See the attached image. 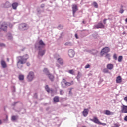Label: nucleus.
Returning <instances> with one entry per match:
<instances>
[{
    "mask_svg": "<svg viewBox=\"0 0 127 127\" xmlns=\"http://www.w3.org/2000/svg\"><path fill=\"white\" fill-rule=\"evenodd\" d=\"M28 58V55H25L23 56H19L18 57V62L17 63V66L19 69H21V67H23V64L26 62Z\"/></svg>",
    "mask_w": 127,
    "mask_h": 127,
    "instance_id": "f257e3e1",
    "label": "nucleus"
},
{
    "mask_svg": "<svg viewBox=\"0 0 127 127\" xmlns=\"http://www.w3.org/2000/svg\"><path fill=\"white\" fill-rule=\"evenodd\" d=\"M19 28L20 29V30H27V29L29 28V27L26 23H22L19 25Z\"/></svg>",
    "mask_w": 127,
    "mask_h": 127,
    "instance_id": "f03ea898",
    "label": "nucleus"
},
{
    "mask_svg": "<svg viewBox=\"0 0 127 127\" xmlns=\"http://www.w3.org/2000/svg\"><path fill=\"white\" fill-rule=\"evenodd\" d=\"M91 121L92 122H94L95 124H98V125H102L103 126H106V123H103L99 120L98 118L96 117H94L93 119H91Z\"/></svg>",
    "mask_w": 127,
    "mask_h": 127,
    "instance_id": "7ed1b4c3",
    "label": "nucleus"
},
{
    "mask_svg": "<svg viewBox=\"0 0 127 127\" xmlns=\"http://www.w3.org/2000/svg\"><path fill=\"white\" fill-rule=\"evenodd\" d=\"M55 58L58 61V62L60 64V65H63L64 64V62L63 61V59L60 57V55H57L55 56Z\"/></svg>",
    "mask_w": 127,
    "mask_h": 127,
    "instance_id": "20e7f679",
    "label": "nucleus"
},
{
    "mask_svg": "<svg viewBox=\"0 0 127 127\" xmlns=\"http://www.w3.org/2000/svg\"><path fill=\"white\" fill-rule=\"evenodd\" d=\"M27 79L29 82H31L34 79V73L32 72H30L27 76Z\"/></svg>",
    "mask_w": 127,
    "mask_h": 127,
    "instance_id": "39448f33",
    "label": "nucleus"
},
{
    "mask_svg": "<svg viewBox=\"0 0 127 127\" xmlns=\"http://www.w3.org/2000/svg\"><path fill=\"white\" fill-rule=\"evenodd\" d=\"M72 8L73 15V16H75V14L76 13V12L78 11V10H79V9L78 8V5L77 4H73L72 5Z\"/></svg>",
    "mask_w": 127,
    "mask_h": 127,
    "instance_id": "423d86ee",
    "label": "nucleus"
},
{
    "mask_svg": "<svg viewBox=\"0 0 127 127\" xmlns=\"http://www.w3.org/2000/svg\"><path fill=\"white\" fill-rule=\"evenodd\" d=\"M121 112L122 114H127V106L125 105H122L121 106Z\"/></svg>",
    "mask_w": 127,
    "mask_h": 127,
    "instance_id": "0eeeda50",
    "label": "nucleus"
},
{
    "mask_svg": "<svg viewBox=\"0 0 127 127\" xmlns=\"http://www.w3.org/2000/svg\"><path fill=\"white\" fill-rule=\"evenodd\" d=\"M0 29H2L4 31H5L7 29V24L5 22H3L2 24L0 25Z\"/></svg>",
    "mask_w": 127,
    "mask_h": 127,
    "instance_id": "6e6552de",
    "label": "nucleus"
},
{
    "mask_svg": "<svg viewBox=\"0 0 127 127\" xmlns=\"http://www.w3.org/2000/svg\"><path fill=\"white\" fill-rule=\"evenodd\" d=\"M38 45L39 46L38 48H39V49H40V48H44V47H45V43H44V42H43L42 40L39 41Z\"/></svg>",
    "mask_w": 127,
    "mask_h": 127,
    "instance_id": "1a4fd4ad",
    "label": "nucleus"
},
{
    "mask_svg": "<svg viewBox=\"0 0 127 127\" xmlns=\"http://www.w3.org/2000/svg\"><path fill=\"white\" fill-rule=\"evenodd\" d=\"M110 52V48L108 47H106L102 49V50L101 51V54L102 55H103L105 53H108V52Z\"/></svg>",
    "mask_w": 127,
    "mask_h": 127,
    "instance_id": "9d476101",
    "label": "nucleus"
},
{
    "mask_svg": "<svg viewBox=\"0 0 127 127\" xmlns=\"http://www.w3.org/2000/svg\"><path fill=\"white\" fill-rule=\"evenodd\" d=\"M63 80H64V84L67 87H69L70 86H72V85H74V81H72L71 82H68L66 81V80H65V79H64Z\"/></svg>",
    "mask_w": 127,
    "mask_h": 127,
    "instance_id": "9b49d317",
    "label": "nucleus"
},
{
    "mask_svg": "<svg viewBox=\"0 0 127 127\" xmlns=\"http://www.w3.org/2000/svg\"><path fill=\"white\" fill-rule=\"evenodd\" d=\"M104 24H103L102 23H99L95 26V28H97V29H99V28H104Z\"/></svg>",
    "mask_w": 127,
    "mask_h": 127,
    "instance_id": "f8f14e48",
    "label": "nucleus"
},
{
    "mask_svg": "<svg viewBox=\"0 0 127 127\" xmlns=\"http://www.w3.org/2000/svg\"><path fill=\"white\" fill-rule=\"evenodd\" d=\"M88 114H89V110L88 109H84L82 112V114L84 117H87L88 116Z\"/></svg>",
    "mask_w": 127,
    "mask_h": 127,
    "instance_id": "ddd939ff",
    "label": "nucleus"
},
{
    "mask_svg": "<svg viewBox=\"0 0 127 127\" xmlns=\"http://www.w3.org/2000/svg\"><path fill=\"white\" fill-rule=\"evenodd\" d=\"M69 57H73L75 55V52L73 50H69L68 51Z\"/></svg>",
    "mask_w": 127,
    "mask_h": 127,
    "instance_id": "4468645a",
    "label": "nucleus"
},
{
    "mask_svg": "<svg viewBox=\"0 0 127 127\" xmlns=\"http://www.w3.org/2000/svg\"><path fill=\"white\" fill-rule=\"evenodd\" d=\"M106 67L108 70H113V69H114V65L112 64H108Z\"/></svg>",
    "mask_w": 127,
    "mask_h": 127,
    "instance_id": "2eb2a0df",
    "label": "nucleus"
},
{
    "mask_svg": "<svg viewBox=\"0 0 127 127\" xmlns=\"http://www.w3.org/2000/svg\"><path fill=\"white\" fill-rule=\"evenodd\" d=\"M1 65L2 68H6V67H7L6 65V63L5 61H3V60H2L1 61Z\"/></svg>",
    "mask_w": 127,
    "mask_h": 127,
    "instance_id": "dca6fc26",
    "label": "nucleus"
},
{
    "mask_svg": "<svg viewBox=\"0 0 127 127\" xmlns=\"http://www.w3.org/2000/svg\"><path fill=\"white\" fill-rule=\"evenodd\" d=\"M45 54V50H40L38 52V55L40 56H43V55Z\"/></svg>",
    "mask_w": 127,
    "mask_h": 127,
    "instance_id": "f3484780",
    "label": "nucleus"
},
{
    "mask_svg": "<svg viewBox=\"0 0 127 127\" xmlns=\"http://www.w3.org/2000/svg\"><path fill=\"white\" fill-rule=\"evenodd\" d=\"M12 6L13 9H16V8H17V7L18 6V3H13L12 4Z\"/></svg>",
    "mask_w": 127,
    "mask_h": 127,
    "instance_id": "a211bd4d",
    "label": "nucleus"
},
{
    "mask_svg": "<svg viewBox=\"0 0 127 127\" xmlns=\"http://www.w3.org/2000/svg\"><path fill=\"white\" fill-rule=\"evenodd\" d=\"M116 83H122V77L120 76L116 78Z\"/></svg>",
    "mask_w": 127,
    "mask_h": 127,
    "instance_id": "6ab92c4d",
    "label": "nucleus"
},
{
    "mask_svg": "<svg viewBox=\"0 0 127 127\" xmlns=\"http://www.w3.org/2000/svg\"><path fill=\"white\" fill-rule=\"evenodd\" d=\"M104 114L105 115H108V116H110V115H114V112H112L109 110H106Z\"/></svg>",
    "mask_w": 127,
    "mask_h": 127,
    "instance_id": "aec40b11",
    "label": "nucleus"
},
{
    "mask_svg": "<svg viewBox=\"0 0 127 127\" xmlns=\"http://www.w3.org/2000/svg\"><path fill=\"white\" fill-rule=\"evenodd\" d=\"M54 102L55 103H58V102H59V97L58 96H55L54 99Z\"/></svg>",
    "mask_w": 127,
    "mask_h": 127,
    "instance_id": "412c9836",
    "label": "nucleus"
},
{
    "mask_svg": "<svg viewBox=\"0 0 127 127\" xmlns=\"http://www.w3.org/2000/svg\"><path fill=\"white\" fill-rule=\"evenodd\" d=\"M48 76L51 81H53L54 79V76L53 75L49 74H48Z\"/></svg>",
    "mask_w": 127,
    "mask_h": 127,
    "instance_id": "4be33fe9",
    "label": "nucleus"
},
{
    "mask_svg": "<svg viewBox=\"0 0 127 127\" xmlns=\"http://www.w3.org/2000/svg\"><path fill=\"white\" fill-rule=\"evenodd\" d=\"M19 80H20V81H23L24 80V75H20L19 76Z\"/></svg>",
    "mask_w": 127,
    "mask_h": 127,
    "instance_id": "5701e85b",
    "label": "nucleus"
},
{
    "mask_svg": "<svg viewBox=\"0 0 127 127\" xmlns=\"http://www.w3.org/2000/svg\"><path fill=\"white\" fill-rule=\"evenodd\" d=\"M45 90L47 91V92H48V93H50V92L51 91H52V90H51L50 88H49V87H48V85H46L45 86Z\"/></svg>",
    "mask_w": 127,
    "mask_h": 127,
    "instance_id": "b1692460",
    "label": "nucleus"
},
{
    "mask_svg": "<svg viewBox=\"0 0 127 127\" xmlns=\"http://www.w3.org/2000/svg\"><path fill=\"white\" fill-rule=\"evenodd\" d=\"M68 73L69 74H71V75H75V71H74V70L72 69V70H69L68 71Z\"/></svg>",
    "mask_w": 127,
    "mask_h": 127,
    "instance_id": "393cba45",
    "label": "nucleus"
},
{
    "mask_svg": "<svg viewBox=\"0 0 127 127\" xmlns=\"http://www.w3.org/2000/svg\"><path fill=\"white\" fill-rule=\"evenodd\" d=\"M105 57L106 58H107V59L109 60H111V55L110 54H107L106 55H105Z\"/></svg>",
    "mask_w": 127,
    "mask_h": 127,
    "instance_id": "a878e982",
    "label": "nucleus"
},
{
    "mask_svg": "<svg viewBox=\"0 0 127 127\" xmlns=\"http://www.w3.org/2000/svg\"><path fill=\"white\" fill-rule=\"evenodd\" d=\"M122 60H123V56H119L118 59V61L119 62H121Z\"/></svg>",
    "mask_w": 127,
    "mask_h": 127,
    "instance_id": "bb28decb",
    "label": "nucleus"
},
{
    "mask_svg": "<svg viewBox=\"0 0 127 127\" xmlns=\"http://www.w3.org/2000/svg\"><path fill=\"white\" fill-rule=\"evenodd\" d=\"M44 72L47 75H48L49 74V71H48V70L47 69V68H44Z\"/></svg>",
    "mask_w": 127,
    "mask_h": 127,
    "instance_id": "cd10ccee",
    "label": "nucleus"
},
{
    "mask_svg": "<svg viewBox=\"0 0 127 127\" xmlns=\"http://www.w3.org/2000/svg\"><path fill=\"white\" fill-rule=\"evenodd\" d=\"M93 5L94 6V7H95V8H98V3H97V2H94L93 3Z\"/></svg>",
    "mask_w": 127,
    "mask_h": 127,
    "instance_id": "c85d7f7f",
    "label": "nucleus"
},
{
    "mask_svg": "<svg viewBox=\"0 0 127 127\" xmlns=\"http://www.w3.org/2000/svg\"><path fill=\"white\" fill-rule=\"evenodd\" d=\"M103 72L105 73H109V70H108V68H104L103 70Z\"/></svg>",
    "mask_w": 127,
    "mask_h": 127,
    "instance_id": "c756f323",
    "label": "nucleus"
},
{
    "mask_svg": "<svg viewBox=\"0 0 127 127\" xmlns=\"http://www.w3.org/2000/svg\"><path fill=\"white\" fill-rule=\"evenodd\" d=\"M124 11H125V10H124L123 8H120L119 10V13H121L122 14L124 13Z\"/></svg>",
    "mask_w": 127,
    "mask_h": 127,
    "instance_id": "7c9ffc66",
    "label": "nucleus"
},
{
    "mask_svg": "<svg viewBox=\"0 0 127 127\" xmlns=\"http://www.w3.org/2000/svg\"><path fill=\"white\" fill-rule=\"evenodd\" d=\"M113 58L115 59V60H117L118 59V57H117V54H114L113 55Z\"/></svg>",
    "mask_w": 127,
    "mask_h": 127,
    "instance_id": "2f4dec72",
    "label": "nucleus"
},
{
    "mask_svg": "<svg viewBox=\"0 0 127 127\" xmlns=\"http://www.w3.org/2000/svg\"><path fill=\"white\" fill-rule=\"evenodd\" d=\"M12 121H15V120H16V116H12Z\"/></svg>",
    "mask_w": 127,
    "mask_h": 127,
    "instance_id": "473e14b6",
    "label": "nucleus"
},
{
    "mask_svg": "<svg viewBox=\"0 0 127 127\" xmlns=\"http://www.w3.org/2000/svg\"><path fill=\"white\" fill-rule=\"evenodd\" d=\"M6 6H5V7H9V5H10V4H9V2H6Z\"/></svg>",
    "mask_w": 127,
    "mask_h": 127,
    "instance_id": "72a5a7b5",
    "label": "nucleus"
},
{
    "mask_svg": "<svg viewBox=\"0 0 127 127\" xmlns=\"http://www.w3.org/2000/svg\"><path fill=\"white\" fill-rule=\"evenodd\" d=\"M85 69H88L89 68H90V65L89 64H87L85 66Z\"/></svg>",
    "mask_w": 127,
    "mask_h": 127,
    "instance_id": "f704fd0d",
    "label": "nucleus"
},
{
    "mask_svg": "<svg viewBox=\"0 0 127 127\" xmlns=\"http://www.w3.org/2000/svg\"><path fill=\"white\" fill-rule=\"evenodd\" d=\"M60 95H63V94H64V92L63 91V90H60Z\"/></svg>",
    "mask_w": 127,
    "mask_h": 127,
    "instance_id": "c9c22d12",
    "label": "nucleus"
},
{
    "mask_svg": "<svg viewBox=\"0 0 127 127\" xmlns=\"http://www.w3.org/2000/svg\"><path fill=\"white\" fill-rule=\"evenodd\" d=\"M124 120L126 122H127V115L125 116V117H124Z\"/></svg>",
    "mask_w": 127,
    "mask_h": 127,
    "instance_id": "e433bc0d",
    "label": "nucleus"
},
{
    "mask_svg": "<svg viewBox=\"0 0 127 127\" xmlns=\"http://www.w3.org/2000/svg\"><path fill=\"white\" fill-rule=\"evenodd\" d=\"M44 6H45V5L44 4H42L41 5V8H43V7H44Z\"/></svg>",
    "mask_w": 127,
    "mask_h": 127,
    "instance_id": "4c0bfd02",
    "label": "nucleus"
},
{
    "mask_svg": "<svg viewBox=\"0 0 127 127\" xmlns=\"http://www.w3.org/2000/svg\"><path fill=\"white\" fill-rule=\"evenodd\" d=\"M119 125L117 124H114V126L112 127H119Z\"/></svg>",
    "mask_w": 127,
    "mask_h": 127,
    "instance_id": "58836bf2",
    "label": "nucleus"
},
{
    "mask_svg": "<svg viewBox=\"0 0 127 127\" xmlns=\"http://www.w3.org/2000/svg\"><path fill=\"white\" fill-rule=\"evenodd\" d=\"M106 21H107V19H104L103 20V22L104 24H106Z\"/></svg>",
    "mask_w": 127,
    "mask_h": 127,
    "instance_id": "ea45409f",
    "label": "nucleus"
},
{
    "mask_svg": "<svg viewBox=\"0 0 127 127\" xmlns=\"http://www.w3.org/2000/svg\"><path fill=\"white\" fill-rule=\"evenodd\" d=\"M26 64H27V66H28V67H29V66H30V63H27Z\"/></svg>",
    "mask_w": 127,
    "mask_h": 127,
    "instance_id": "a19ab883",
    "label": "nucleus"
},
{
    "mask_svg": "<svg viewBox=\"0 0 127 127\" xmlns=\"http://www.w3.org/2000/svg\"><path fill=\"white\" fill-rule=\"evenodd\" d=\"M69 44H71V43H66L65 44V45H69Z\"/></svg>",
    "mask_w": 127,
    "mask_h": 127,
    "instance_id": "79ce46f5",
    "label": "nucleus"
},
{
    "mask_svg": "<svg viewBox=\"0 0 127 127\" xmlns=\"http://www.w3.org/2000/svg\"><path fill=\"white\" fill-rule=\"evenodd\" d=\"M75 37H76V38L77 39H78V38H79L78 37V35H77V34H75Z\"/></svg>",
    "mask_w": 127,
    "mask_h": 127,
    "instance_id": "37998d69",
    "label": "nucleus"
},
{
    "mask_svg": "<svg viewBox=\"0 0 127 127\" xmlns=\"http://www.w3.org/2000/svg\"><path fill=\"white\" fill-rule=\"evenodd\" d=\"M1 124H2V121L0 119V125H1Z\"/></svg>",
    "mask_w": 127,
    "mask_h": 127,
    "instance_id": "c03bdc74",
    "label": "nucleus"
},
{
    "mask_svg": "<svg viewBox=\"0 0 127 127\" xmlns=\"http://www.w3.org/2000/svg\"><path fill=\"white\" fill-rule=\"evenodd\" d=\"M72 93V89H70L69 91V94H71Z\"/></svg>",
    "mask_w": 127,
    "mask_h": 127,
    "instance_id": "a18cd8bd",
    "label": "nucleus"
},
{
    "mask_svg": "<svg viewBox=\"0 0 127 127\" xmlns=\"http://www.w3.org/2000/svg\"><path fill=\"white\" fill-rule=\"evenodd\" d=\"M125 22H126V23H127V18H126V19H125Z\"/></svg>",
    "mask_w": 127,
    "mask_h": 127,
    "instance_id": "49530a36",
    "label": "nucleus"
},
{
    "mask_svg": "<svg viewBox=\"0 0 127 127\" xmlns=\"http://www.w3.org/2000/svg\"><path fill=\"white\" fill-rule=\"evenodd\" d=\"M121 8H123V7H124V6H123V5H121Z\"/></svg>",
    "mask_w": 127,
    "mask_h": 127,
    "instance_id": "de8ad7c7",
    "label": "nucleus"
},
{
    "mask_svg": "<svg viewBox=\"0 0 127 127\" xmlns=\"http://www.w3.org/2000/svg\"><path fill=\"white\" fill-rule=\"evenodd\" d=\"M35 96H36V97L37 96V94H35Z\"/></svg>",
    "mask_w": 127,
    "mask_h": 127,
    "instance_id": "09e8293b",
    "label": "nucleus"
},
{
    "mask_svg": "<svg viewBox=\"0 0 127 127\" xmlns=\"http://www.w3.org/2000/svg\"><path fill=\"white\" fill-rule=\"evenodd\" d=\"M83 23H85V21H83Z\"/></svg>",
    "mask_w": 127,
    "mask_h": 127,
    "instance_id": "8fccbe9b",
    "label": "nucleus"
},
{
    "mask_svg": "<svg viewBox=\"0 0 127 127\" xmlns=\"http://www.w3.org/2000/svg\"><path fill=\"white\" fill-rule=\"evenodd\" d=\"M7 61H9V59H7Z\"/></svg>",
    "mask_w": 127,
    "mask_h": 127,
    "instance_id": "3c124183",
    "label": "nucleus"
},
{
    "mask_svg": "<svg viewBox=\"0 0 127 127\" xmlns=\"http://www.w3.org/2000/svg\"><path fill=\"white\" fill-rule=\"evenodd\" d=\"M35 47H37V45H36Z\"/></svg>",
    "mask_w": 127,
    "mask_h": 127,
    "instance_id": "603ef678",
    "label": "nucleus"
},
{
    "mask_svg": "<svg viewBox=\"0 0 127 127\" xmlns=\"http://www.w3.org/2000/svg\"><path fill=\"white\" fill-rule=\"evenodd\" d=\"M58 67H60V66L59 65H58Z\"/></svg>",
    "mask_w": 127,
    "mask_h": 127,
    "instance_id": "864d4df0",
    "label": "nucleus"
},
{
    "mask_svg": "<svg viewBox=\"0 0 127 127\" xmlns=\"http://www.w3.org/2000/svg\"><path fill=\"white\" fill-rule=\"evenodd\" d=\"M126 28H127V26L126 27Z\"/></svg>",
    "mask_w": 127,
    "mask_h": 127,
    "instance_id": "5fc2aeb1",
    "label": "nucleus"
}]
</instances>
